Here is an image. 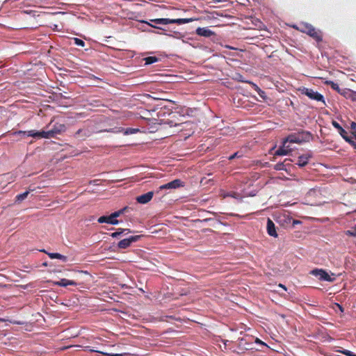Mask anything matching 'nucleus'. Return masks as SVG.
Returning <instances> with one entry per match:
<instances>
[{
	"instance_id": "nucleus-1",
	"label": "nucleus",
	"mask_w": 356,
	"mask_h": 356,
	"mask_svg": "<svg viewBox=\"0 0 356 356\" xmlns=\"http://www.w3.org/2000/svg\"><path fill=\"white\" fill-rule=\"evenodd\" d=\"M293 27L302 33H307L317 42L322 40L321 31L316 29L311 24L300 22L298 25L293 26Z\"/></svg>"
},
{
	"instance_id": "nucleus-2",
	"label": "nucleus",
	"mask_w": 356,
	"mask_h": 356,
	"mask_svg": "<svg viewBox=\"0 0 356 356\" xmlns=\"http://www.w3.org/2000/svg\"><path fill=\"white\" fill-rule=\"evenodd\" d=\"M312 138V134L310 132L307 131H300L297 133L289 134L284 140V146L286 143L302 144L305 142H308Z\"/></svg>"
},
{
	"instance_id": "nucleus-3",
	"label": "nucleus",
	"mask_w": 356,
	"mask_h": 356,
	"mask_svg": "<svg viewBox=\"0 0 356 356\" xmlns=\"http://www.w3.org/2000/svg\"><path fill=\"white\" fill-rule=\"evenodd\" d=\"M300 91L302 95H306L309 99H311L312 100L317 101V102H321L325 105V102L323 95H321V93L318 92L317 91H314L312 88H305V87L302 88H300Z\"/></svg>"
},
{
	"instance_id": "nucleus-4",
	"label": "nucleus",
	"mask_w": 356,
	"mask_h": 356,
	"mask_svg": "<svg viewBox=\"0 0 356 356\" xmlns=\"http://www.w3.org/2000/svg\"><path fill=\"white\" fill-rule=\"evenodd\" d=\"M310 274L317 277L320 281L332 282L335 278L332 277L328 273L322 268H314L310 271Z\"/></svg>"
},
{
	"instance_id": "nucleus-5",
	"label": "nucleus",
	"mask_w": 356,
	"mask_h": 356,
	"mask_svg": "<svg viewBox=\"0 0 356 356\" xmlns=\"http://www.w3.org/2000/svg\"><path fill=\"white\" fill-rule=\"evenodd\" d=\"M150 22L147 21H142V23H145L151 27H153L156 29L164 30L163 28L159 26V25H166L170 24V19L168 18H156L152 19L149 20Z\"/></svg>"
},
{
	"instance_id": "nucleus-6",
	"label": "nucleus",
	"mask_w": 356,
	"mask_h": 356,
	"mask_svg": "<svg viewBox=\"0 0 356 356\" xmlns=\"http://www.w3.org/2000/svg\"><path fill=\"white\" fill-rule=\"evenodd\" d=\"M184 186V183L181 179H176L172 180V181H170L167 184L160 186L159 189L157 190L156 193H158L160 191H162V190L177 189L180 187H183Z\"/></svg>"
},
{
	"instance_id": "nucleus-7",
	"label": "nucleus",
	"mask_w": 356,
	"mask_h": 356,
	"mask_svg": "<svg viewBox=\"0 0 356 356\" xmlns=\"http://www.w3.org/2000/svg\"><path fill=\"white\" fill-rule=\"evenodd\" d=\"M141 237L140 235L131 236L128 238L120 241L118 243V247L120 249H126L129 247L133 243L136 242Z\"/></svg>"
},
{
	"instance_id": "nucleus-8",
	"label": "nucleus",
	"mask_w": 356,
	"mask_h": 356,
	"mask_svg": "<svg viewBox=\"0 0 356 356\" xmlns=\"http://www.w3.org/2000/svg\"><path fill=\"white\" fill-rule=\"evenodd\" d=\"M53 137H55L57 134H60L66 130V127L64 124L56 122L52 125V127L49 129Z\"/></svg>"
},
{
	"instance_id": "nucleus-9",
	"label": "nucleus",
	"mask_w": 356,
	"mask_h": 356,
	"mask_svg": "<svg viewBox=\"0 0 356 356\" xmlns=\"http://www.w3.org/2000/svg\"><path fill=\"white\" fill-rule=\"evenodd\" d=\"M332 124L335 129L338 130L339 134L345 140L346 142H350V137L348 136L347 131L337 121L333 120L332 122Z\"/></svg>"
},
{
	"instance_id": "nucleus-10",
	"label": "nucleus",
	"mask_w": 356,
	"mask_h": 356,
	"mask_svg": "<svg viewBox=\"0 0 356 356\" xmlns=\"http://www.w3.org/2000/svg\"><path fill=\"white\" fill-rule=\"evenodd\" d=\"M99 223H108L113 225H116L119 224V220L115 219L114 217H112V213L107 216H102L99 217L97 220Z\"/></svg>"
},
{
	"instance_id": "nucleus-11",
	"label": "nucleus",
	"mask_w": 356,
	"mask_h": 356,
	"mask_svg": "<svg viewBox=\"0 0 356 356\" xmlns=\"http://www.w3.org/2000/svg\"><path fill=\"white\" fill-rule=\"evenodd\" d=\"M154 193L153 191H149L145 194L139 195L136 197L137 202L145 204L148 203L153 197Z\"/></svg>"
},
{
	"instance_id": "nucleus-12",
	"label": "nucleus",
	"mask_w": 356,
	"mask_h": 356,
	"mask_svg": "<svg viewBox=\"0 0 356 356\" xmlns=\"http://www.w3.org/2000/svg\"><path fill=\"white\" fill-rule=\"evenodd\" d=\"M266 229L267 233L269 236H273L274 238L277 237L275 225L273 222V221L270 218L267 219Z\"/></svg>"
},
{
	"instance_id": "nucleus-13",
	"label": "nucleus",
	"mask_w": 356,
	"mask_h": 356,
	"mask_svg": "<svg viewBox=\"0 0 356 356\" xmlns=\"http://www.w3.org/2000/svg\"><path fill=\"white\" fill-rule=\"evenodd\" d=\"M53 285L66 287L67 286H76L77 283L73 280L63 278L59 281H50Z\"/></svg>"
},
{
	"instance_id": "nucleus-14",
	"label": "nucleus",
	"mask_w": 356,
	"mask_h": 356,
	"mask_svg": "<svg viewBox=\"0 0 356 356\" xmlns=\"http://www.w3.org/2000/svg\"><path fill=\"white\" fill-rule=\"evenodd\" d=\"M195 33L197 35L205 38H209L215 35V33L211 29H209L208 27H198L195 30Z\"/></svg>"
},
{
	"instance_id": "nucleus-15",
	"label": "nucleus",
	"mask_w": 356,
	"mask_h": 356,
	"mask_svg": "<svg viewBox=\"0 0 356 356\" xmlns=\"http://www.w3.org/2000/svg\"><path fill=\"white\" fill-rule=\"evenodd\" d=\"M40 251L46 253L49 257V258H51V259H57L61 260L63 262L67 261V257L65 255L60 254V253L48 252L44 250H41Z\"/></svg>"
},
{
	"instance_id": "nucleus-16",
	"label": "nucleus",
	"mask_w": 356,
	"mask_h": 356,
	"mask_svg": "<svg viewBox=\"0 0 356 356\" xmlns=\"http://www.w3.org/2000/svg\"><path fill=\"white\" fill-rule=\"evenodd\" d=\"M90 135V131L88 129H79L75 134L74 137L84 140L86 138L89 137Z\"/></svg>"
},
{
	"instance_id": "nucleus-17",
	"label": "nucleus",
	"mask_w": 356,
	"mask_h": 356,
	"mask_svg": "<svg viewBox=\"0 0 356 356\" xmlns=\"http://www.w3.org/2000/svg\"><path fill=\"white\" fill-rule=\"evenodd\" d=\"M131 231L129 229L118 228L116 232L111 234L112 238H118L122 235H127L131 233Z\"/></svg>"
},
{
	"instance_id": "nucleus-18",
	"label": "nucleus",
	"mask_w": 356,
	"mask_h": 356,
	"mask_svg": "<svg viewBox=\"0 0 356 356\" xmlns=\"http://www.w3.org/2000/svg\"><path fill=\"white\" fill-rule=\"evenodd\" d=\"M291 152V149L289 148L286 145L284 146V144L282 147H280L277 150H276L275 155L276 156H285L287 155Z\"/></svg>"
},
{
	"instance_id": "nucleus-19",
	"label": "nucleus",
	"mask_w": 356,
	"mask_h": 356,
	"mask_svg": "<svg viewBox=\"0 0 356 356\" xmlns=\"http://www.w3.org/2000/svg\"><path fill=\"white\" fill-rule=\"evenodd\" d=\"M309 158L310 156L309 155H301L298 157V162L296 163V164L300 167H304L308 163Z\"/></svg>"
},
{
	"instance_id": "nucleus-20",
	"label": "nucleus",
	"mask_w": 356,
	"mask_h": 356,
	"mask_svg": "<svg viewBox=\"0 0 356 356\" xmlns=\"http://www.w3.org/2000/svg\"><path fill=\"white\" fill-rule=\"evenodd\" d=\"M193 18L170 19V24H184L193 22Z\"/></svg>"
},
{
	"instance_id": "nucleus-21",
	"label": "nucleus",
	"mask_w": 356,
	"mask_h": 356,
	"mask_svg": "<svg viewBox=\"0 0 356 356\" xmlns=\"http://www.w3.org/2000/svg\"><path fill=\"white\" fill-rule=\"evenodd\" d=\"M33 190H29V191H26L22 193H20V194H18L17 196H16V200L15 202H22L23 200H24L28 195L29 194L30 191H33Z\"/></svg>"
},
{
	"instance_id": "nucleus-22",
	"label": "nucleus",
	"mask_w": 356,
	"mask_h": 356,
	"mask_svg": "<svg viewBox=\"0 0 356 356\" xmlns=\"http://www.w3.org/2000/svg\"><path fill=\"white\" fill-rule=\"evenodd\" d=\"M54 138L53 135L51 134L50 130H42L40 131V138Z\"/></svg>"
},
{
	"instance_id": "nucleus-23",
	"label": "nucleus",
	"mask_w": 356,
	"mask_h": 356,
	"mask_svg": "<svg viewBox=\"0 0 356 356\" xmlns=\"http://www.w3.org/2000/svg\"><path fill=\"white\" fill-rule=\"evenodd\" d=\"M325 83H326L327 85L330 86V87H331L333 90H336V91L339 92V93H341V94H343V92H341V89H340V88H339V85H338L337 83H335V82H334V81H325Z\"/></svg>"
},
{
	"instance_id": "nucleus-24",
	"label": "nucleus",
	"mask_w": 356,
	"mask_h": 356,
	"mask_svg": "<svg viewBox=\"0 0 356 356\" xmlns=\"http://www.w3.org/2000/svg\"><path fill=\"white\" fill-rule=\"evenodd\" d=\"M145 64L148 65L153 64L159 60V58L156 56H148L144 58Z\"/></svg>"
},
{
	"instance_id": "nucleus-25",
	"label": "nucleus",
	"mask_w": 356,
	"mask_h": 356,
	"mask_svg": "<svg viewBox=\"0 0 356 356\" xmlns=\"http://www.w3.org/2000/svg\"><path fill=\"white\" fill-rule=\"evenodd\" d=\"M343 95H348V97L352 99V100L356 102V92H354L351 90H344V93H343Z\"/></svg>"
},
{
	"instance_id": "nucleus-26",
	"label": "nucleus",
	"mask_w": 356,
	"mask_h": 356,
	"mask_svg": "<svg viewBox=\"0 0 356 356\" xmlns=\"http://www.w3.org/2000/svg\"><path fill=\"white\" fill-rule=\"evenodd\" d=\"M27 136L33 137L34 138H40V131H35V130L27 131Z\"/></svg>"
},
{
	"instance_id": "nucleus-27",
	"label": "nucleus",
	"mask_w": 356,
	"mask_h": 356,
	"mask_svg": "<svg viewBox=\"0 0 356 356\" xmlns=\"http://www.w3.org/2000/svg\"><path fill=\"white\" fill-rule=\"evenodd\" d=\"M128 207H125L120 210H118L113 213H112V217H114L115 219L120 216L122 214H123L127 210Z\"/></svg>"
},
{
	"instance_id": "nucleus-28",
	"label": "nucleus",
	"mask_w": 356,
	"mask_h": 356,
	"mask_svg": "<svg viewBox=\"0 0 356 356\" xmlns=\"http://www.w3.org/2000/svg\"><path fill=\"white\" fill-rule=\"evenodd\" d=\"M274 169L276 170H286V164L284 163V162L277 163L275 165Z\"/></svg>"
},
{
	"instance_id": "nucleus-29",
	"label": "nucleus",
	"mask_w": 356,
	"mask_h": 356,
	"mask_svg": "<svg viewBox=\"0 0 356 356\" xmlns=\"http://www.w3.org/2000/svg\"><path fill=\"white\" fill-rule=\"evenodd\" d=\"M138 131H139L138 129L127 128L124 131V134L125 135L134 134H136L137 132H138Z\"/></svg>"
},
{
	"instance_id": "nucleus-30",
	"label": "nucleus",
	"mask_w": 356,
	"mask_h": 356,
	"mask_svg": "<svg viewBox=\"0 0 356 356\" xmlns=\"http://www.w3.org/2000/svg\"><path fill=\"white\" fill-rule=\"evenodd\" d=\"M347 236H356V225L346 232Z\"/></svg>"
},
{
	"instance_id": "nucleus-31",
	"label": "nucleus",
	"mask_w": 356,
	"mask_h": 356,
	"mask_svg": "<svg viewBox=\"0 0 356 356\" xmlns=\"http://www.w3.org/2000/svg\"><path fill=\"white\" fill-rule=\"evenodd\" d=\"M74 44L79 47H84L85 46V42L82 40L81 39H79L78 38H73Z\"/></svg>"
},
{
	"instance_id": "nucleus-32",
	"label": "nucleus",
	"mask_w": 356,
	"mask_h": 356,
	"mask_svg": "<svg viewBox=\"0 0 356 356\" xmlns=\"http://www.w3.org/2000/svg\"><path fill=\"white\" fill-rule=\"evenodd\" d=\"M249 83L252 84L255 90L258 92V94L260 95V97H264V92L263 90H261L256 84H254V83L250 81L248 82Z\"/></svg>"
},
{
	"instance_id": "nucleus-33",
	"label": "nucleus",
	"mask_w": 356,
	"mask_h": 356,
	"mask_svg": "<svg viewBox=\"0 0 356 356\" xmlns=\"http://www.w3.org/2000/svg\"><path fill=\"white\" fill-rule=\"evenodd\" d=\"M339 352L347 356H356V354L348 350L343 349L342 350H339Z\"/></svg>"
},
{
	"instance_id": "nucleus-34",
	"label": "nucleus",
	"mask_w": 356,
	"mask_h": 356,
	"mask_svg": "<svg viewBox=\"0 0 356 356\" xmlns=\"http://www.w3.org/2000/svg\"><path fill=\"white\" fill-rule=\"evenodd\" d=\"M13 135L19 136L21 137L27 136V131H18L13 133Z\"/></svg>"
},
{
	"instance_id": "nucleus-35",
	"label": "nucleus",
	"mask_w": 356,
	"mask_h": 356,
	"mask_svg": "<svg viewBox=\"0 0 356 356\" xmlns=\"http://www.w3.org/2000/svg\"><path fill=\"white\" fill-rule=\"evenodd\" d=\"M353 137L356 140V132L353 133ZM350 142H348L354 149H356V141L353 140L352 138H350Z\"/></svg>"
},
{
	"instance_id": "nucleus-36",
	"label": "nucleus",
	"mask_w": 356,
	"mask_h": 356,
	"mask_svg": "<svg viewBox=\"0 0 356 356\" xmlns=\"http://www.w3.org/2000/svg\"><path fill=\"white\" fill-rule=\"evenodd\" d=\"M101 354L106 356H124L125 355V353H108L103 351L101 352Z\"/></svg>"
},
{
	"instance_id": "nucleus-37",
	"label": "nucleus",
	"mask_w": 356,
	"mask_h": 356,
	"mask_svg": "<svg viewBox=\"0 0 356 356\" xmlns=\"http://www.w3.org/2000/svg\"><path fill=\"white\" fill-rule=\"evenodd\" d=\"M168 36H170V37H173V38H179L180 37L182 36L181 33H179V32H174L173 34H165Z\"/></svg>"
},
{
	"instance_id": "nucleus-38",
	"label": "nucleus",
	"mask_w": 356,
	"mask_h": 356,
	"mask_svg": "<svg viewBox=\"0 0 356 356\" xmlns=\"http://www.w3.org/2000/svg\"><path fill=\"white\" fill-rule=\"evenodd\" d=\"M254 343H257V344L261 345V346H267L266 343L263 342L262 341H261L258 338L254 339Z\"/></svg>"
},
{
	"instance_id": "nucleus-39",
	"label": "nucleus",
	"mask_w": 356,
	"mask_h": 356,
	"mask_svg": "<svg viewBox=\"0 0 356 356\" xmlns=\"http://www.w3.org/2000/svg\"><path fill=\"white\" fill-rule=\"evenodd\" d=\"M236 157H241V155L238 154V152H235L234 154H232L231 156H229V160H232Z\"/></svg>"
},
{
	"instance_id": "nucleus-40",
	"label": "nucleus",
	"mask_w": 356,
	"mask_h": 356,
	"mask_svg": "<svg viewBox=\"0 0 356 356\" xmlns=\"http://www.w3.org/2000/svg\"><path fill=\"white\" fill-rule=\"evenodd\" d=\"M86 350L90 351V352H95V353H100L101 354V350H95V349H92L90 348V346H86L85 347Z\"/></svg>"
},
{
	"instance_id": "nucleus-41",
	"label": "nucleus",
	"mask_w": 356,
	"mask_h": 356,
	"mask_svg": "<svg viewBox=\"0 0 356 356\" xmlns=\"http://www.w3.org/2000/svg\"><path fill=\"white\" fill-rule=\"evenodd\" d=\"M350 128H351L353 130L356 131V122H351V124H350Z\"/></svg>"
},
{
	"instance_id": "nucleus-42",
	"label": "nucleus",
	"mask_w": 356,
	"mask_h": 356,
	"mask_svg": "<svg viewBox=\"0 0 356 356\" xmlns=\"http://www.w3.org/2000/svg\"><path fill=\"white\" fill-rule=\"evenodd\" d=\"M254 347L252 346V343H247V346L245 347V349H254Z\"/></svg>"
},
{
	"instance_id": "nucleus-43",
	"label": "nucleus",
	"mask_w": 356,
	"mask_h": 356,
	"mask_svg": "<svg viewBox=\"0 0 356 356\" xmlns=\"http://www.w3.org/2000/svg\"><path fill=\"white\" fill-rule=\"evenodd\" d=\"M214 2H216V3H221V2H226L228 0H213Z\"/></svg>"
},
{
	"instance_id": "nucleus-44",
	"label": "nucleus",
	"mask_w": 356,
	"mask_h": 356,
	"mask_svg": "<svg viewBox=\"0 0 356 356\" xmlns=\"http://www.w3.org/2000/svg\"><path fill=\"white\" fill-rule=\"evenodd\" d=\"M211 220H212V218H205V219L202 220L201 222H205L210 221Z\"/></svg>"
},
{
	"instance_id": "nucleus-45",
	"label": "nucleus",
	"mask_w": 356,
	"mask_h": 356,
	"mask_svg": "<svg viewBox=\"0 0 356 356\" xmlns=\"http://www.w3.org/2000/svg\"><path fill=\"white\" fill-rule=\"evenodd\" d=\"M336 305L339 307V310H340L341 312H343V307H342L340 305H339L338 303H336Z\"/></svg>"
},
{
	"instance_id": "nucleus-46",
	"label": "nucleus",
	"mask_w": 356,
	"mask_h": 356,
	"mask_svg": "<svg viewBox=\"0 0 356 356\" xmlns=\"http://www.w3.org/2000/svg\"><path fill=\"white\" fill-rule=\"evenodd\" d=\"M42 266H48V263L47 261L42 263Z\"/></svg>"
},
{
	"instance_id": "nucleus-47",
	"label": "nucleus",
	"mask_w": 356,
	"mask_h": 356,
	"mask_svg": "<svg viewBox=\"0 0 356 356\" xmlns=\"http://www.w3.org/2000/svg\"><path fill=\"white\" fill-rule=\"evenodd\" d=\"M280 287H282V288H283L284 290H286V288L284 285H282V284H280Z\"/></svg>"
},
{
	"instance_id": "nucleus-48",
	"label": "nucleus",
	"mask_w": 356,
	"mask_h": 356,
	"mask_svg": "<svg viewBox=\"0 0 356 356\" xmlns=\"http://www.w3.org/2000/svg\"><path fill=\"white\" fill-rule=\"evenodd\" d=\"M240 80H241V81H242V82H245V83H248V82H249V81H243V80H242V78H240Z\"/></svg>"
},
{
	"instance_id": "nucleus-49",
	"label": "nucleus",
	"mask_w": 356,
	"mask_h": 356,
	"mask_svg": "<svg viewBox=\"0 0 356 356\" xmlns=\"http://www.w3.org/2000/svg\"><path fill=\"white\" fill-rule=\"evenodd\" d=\"M243 341H245V339H241V344H243Z\"/></svg>"
},
{
	"instance_id": "nucleus-50",
	"label": "nucleus",
	"mask_w": 356,
	"mask_h": 356,
	"mask_svg": "<svg viewBox=\"0 0 356 356\" xmlns=\"http://www.w3.org/2000/svg\"><path fill=\"white\" fill-rule=\"evenodd\" d=\"M27 286H24L23 288L24 289H26Z\"/></svg>"
}]
</instances>
